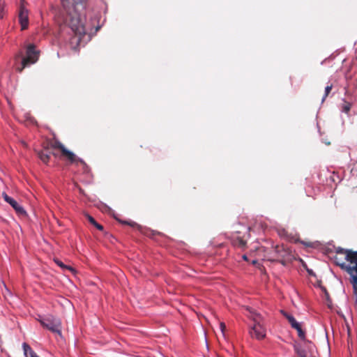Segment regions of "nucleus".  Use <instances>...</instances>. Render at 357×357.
Listing matches in <instances>:
<instances>
[{
  "label": "nucleus",
  "mask_w": 357,
  "mask_h": 357,
  "mask_svg": "<svg viewBox=\"0 0 357 357\" xmlns=\"http://www.w3.org/2000/svg\"><path fill=\"white\" fill-rule=\"evenodd\" d=\"M331 258L337 266L351 275V283L357 304V251L338 248Z\"/></svg>",
  "instance_id": "f257e3e1"
},
{
  "label": "nucleus",
  "mask_w": 357,
  "mask_h": 357,
  "mask_svg": "<svg viewBox=\"0 0 357 357\" xmlns=\"http://www.w3.org/2000/svg\"><path fill=\"white\" fill-rule=\"evenodd\" d=\"M84 1L85 0H61L63 8L69 13L70 15L68 22L69 26L75 35L79 36V40H80L82 36L85 35L86 29L81 21L79 15L76 13H75V15H72L70 12L71 8H73L75 5Z\"/></svg>",
  "instance_id": "f03ea898"
},
{
  "label": "nucleus",
  "mask_w": 357,
  "mask_h": 357,
  "mask_svg": "<svg viewBox=\"0 0 357 357\" xmlns=\"http://www.w3.org/2000/svg\"><path fill=\"white\" fill-rule=\"evenodd\" d=\"M265 257L268 261L279 262L284 266L291 262L294 258L291 250L283 244L273 246L271 250L265 255Z\"/></svg>",
  "instance_id": "7ed1b4c3"
},
{
  "label": "nucleus",
  "mask_w": 357,
  "mask_h": 357,
  "mask_svg": "<svg viewBox=\"0 0 357 357\" xmlns=\"http://www.w3.org/2000/svg\"><path fill=\"white\" fill-rule=\"evenodd\" d=\"M250 318L254 321V325L250 331V334L252 338L262 340L266 337V330L264 326L263 318L261 314L250 312Z\"/></svg>",
  "instance_id": "20e7f679"
},
{
  "label": "nucleus",
  "mask_w": 357,
  "mask_h": 357,
  "mask_svg": "<svg viewBox=\"0 0 357 357\" xmlns=\"http://www.w3.org/2000/svg\"><path fill=\"white\" fill-rule=\"evenodd\" d=\"M38 321L44 328L52 333L61 335V322L59 318L53 315H47Z\"/></svg>",
  "instance_id": "39448f33"
},
{
  "label": "nucleus",
  "mask_w": 357,
  "mask_h": 357,
  "mask_svg": "<svg viewBox=\"0 0 357 357\" xmlns=\"http://www.w3.org/2000/svg\"><path fill=\"white\" fill-rule=\"evenodd\" d=\"M26 56L22 58V66L17 68V71L20 73H22L26 66L33 64L38 61L39 52L35 50L34 45L29 44L26 47Z\"/></svg>",
  "instance_id": "423d86ee"
},
{
  "label": "nucleus",
  "mask_w": 357,
  "mask_h": 357,
  "mask_svg": "<svg viewBox=\"0 0 357 357\" xmlns=\"http://www.w3.org/2000/svg\"><path fill=\"white\" fill-rule=\"evenodd\" d=\"M61 157L67 160L70 164H77L81 163L86 165L85 162L81 158L77 157V155L72 151L67 149L66 147L61 151Z\"/></svg>",
  "instance_id": "0eeeda50"
},
{
  "label": "nucleus",
  "mask_w": 357,
  "mask_h": 357,
  "mask_svg": "<svg viewBox=\"0 0 357 357\" xmlns=\"http://www.w3.org/2000/svg\"><path fill=\"white\" fill-rule=\"evenodd\" d=\"M2 196L4 199V200L8 203L15 210V211L20 214V215H26V211L24 209V208L20 206L17 201H15L12 197H9L6 193L3 192L2 194Z\"/></svg>",
  "instance_id": "6e6552de"
},
{
  "label": "nucleus",
  "mask_w": 357,
  "mask_h": 357,
  "mask_svg": "<svg viewBox=\"0 0 357 357\" xmlns=\"http://www.w3.org/2000/svg\"><path fill=\"white\" fill-rule=\"evenodd\" d=\"M19 21L22 30L26 29L29 26V15L28 10L22 5L20 8Z\"/></svg>",
  "instance_id": "1a4fd4ad"
},
{
  "label": "nucleus",
  "mask_w": 357,
  "mask_h": 357,
  "mask_svg": "<svg viewBox=\"0 0 357 357\" xmlns=\"http://www.w3.org/2000/svg\"><path fill=\"white\" fill-rule=\"evenodd\" d=\"M39 158L45 164L48 163L50 158V152L47 149H45L38 153Z\"/></svg>",
  "instance_id": "9d476101"
},
{
  "label": "nucleus",
  "mask_w": 357,
  "mask_h": 357,
  "mask_svg": "<svg viewBox=\"0 0 357 357\" xmlns=\"http://www.w3.org/2000/svg\"><path fill=\"white\" fill-rule=\"evenodd\" d=\"M22 347L26 357H38L28 344L24 343Z\"/></svg>",
  "instance_id": "9b49d317"
},
{
  "label": "nucleus",
  "mask_w": 357,
  "mask_h": 357,
  "mask_svg": "<svg viewBox=\"0 0 357 357\" xmlns=\"http://www.w3.org/2000/svg\"><path fill=\"white\" fill-rule=\"evenodd\" d=\"M86 218H87V220H89V222L93 225L94 227H96L98 230L100 231H102L103 230V226L100 225L99 223H98L96 220L92 217L89 214H86Z\"/></svg>",
  "instance_id": "f8f14e48"
},
{
  "label": "nucleus",
  "mask_w": 357,
  "mask_h": 357,
  "mask_svg": "<svg viewBox=\"0 0 357 357\" xmlns=\"http://www.w3.org/2000/svg\"><path fill=\"white\" fill-rule=\"evenodd\" d=\"M52 149H59L60 151L65 148V146L59 140H54L50 144Z\"/></svg>",
  "instance_id": "ddd939ff"
},
{
  "label": "nucleus",
  "mask_w": 357,
  "mask_h": 357,
  "mask_svg": "<svg viewBox=\"0 0 357 357\" xmlns=\"http://www.w3.org/2000/svg\"><path fill=\"white\" fill-rule=\"evenodd\" d=\"M282 313L287 318V319L288 320L291 325L296 321V320L292 315L289 314L288 313L284 312V311H282Z\"/></svg>",
  "instance_id": "4468645a"
},
{
  "label": "nucleus",
  "mask_w": 357,
  "mask_h": 357,
  "mask_svg": "<svg viewBox=\"0 0 357 357\" xmlns=\"http://www.w3.org/2000/svg\"><path fill=\"white\" fill-rule=\"evenodd\" d=\"M54 262L59 266H60L61 268H63V269H69L70 271H73V268H70L66 265H65L61 261H60L59 259H54Z\"/></svg>",
  "instance_id": "2eb2a0df"
},
{
  "label": "nucleus",
  "mask_w": 357,
  "mask_h": 357,
  "mask_svg": "<svg viewBox=\"0 0 357 357\" xmlns=\"http://www.w3.org/2000/svg\"><path fill=\"white\" fill-rule=\"evenodd\" d=\"M333 89V85L331 84V85H328L327 86L326 88H325V93L322 98V102H324L325 100V99L326 98V97L329 95V93H331V90Z\"/></svg>",
  "instance_id": "dca6fc26"
},
{
  "label": "nucleus",
  "mask_w": 357,
  "mask_h": 357,
  "mask_svg": "<svg viewBox=\"0 0 357 357\" xmlns=\"http://www.w3.org/2000/svg\"><path fill=\"white\" fill-rule=\"evenodd\" d=\"M351 107V105L349 102H344L343 107H342V111L345 113H348Z\"/></svg>",
  "instance_id": "f3484780"
},
{
  "label": "nucleus",
  "mask_w": 357,
  "mask_h": 357,
  "mask_svg": "<svg viewBox=\"0 0 357 357\" xmlns=\"http://www.w3.org/2000/svg\"><path fill=\"white\" fill-rule=\"evenodd\" d=\"M298 332V337L302 339V340H304L305 337V332L302 330L301 328V326H300L298 329H296Z\"/></svg>",
  "instance_id": "a211bd4d"
},
{
  "label": "nucleus",
  "mask_w": 357,
  "mask_h": 357,
  "mask_svg": "<svg viewBox=\"0 0 357 357\" xmlns=\"http://www.w3.org/2000/svg\"><path fill=\"white\" fill-rule=\"evenodd\" d=\"M238 240V245L240 247H244L246 244L245 241H244L243 238H237Z\"/></svg>",
  "instance_id": "6ab92c4d"
},
{
  "label": "nucleus",
  "mask_w": 357,
  "mask_h": 357,
  "mask_svg": "<svg viewBox=\"0 0 357 357\" xmlns=\"http://www.w3.org/2000/svg\"><path fill=\"white\" fill-rule=\"evenodd\" d=\"M3 2L2 1V0H0V19L3 17Z\"/></svg>",
  "instance_id": "aec40b11"
},
{
  "label": "nucleus",
  "mask_w": 357,
  "mask_h": 357,
  "mask_svg": "<svg viewBox=\"0 0 357 357\" xmlns=\"http://www.w3.org/2000/svg\"><path fill=\"white\" fill-rule=\"evenodd\" d=\"M220 328L221 330V332L224 334L225 333V331L226 329V325L224 322H220Z\"/></svg>",
  "instance_id": "412c9836"
},
{
  "label": "nucleus",
  "mask_w": 357,
  "mask_h": 357,
  "mask_svg": "<svg viewBox=\"0 0 357 357\" xmlns=\"http://www.w3.org/2000/svg\"><path fill=\"white\" fill-rule=\"evenodd\" d=\"M121 223L123 224H125V225H128L131 227H135L137 224L134 222H128L127 221H120Z\"/></svg>",
  "instance_id": "4be33fe9"
},
{
  "label": "nucleus",
  "mask_w": 357,
  "mask_h": 357,
  "mask_svg": "<svg viewBox=\"0 0 357 357\" xmlns=\"http://www.w3.org/2000/svg\"><path fill=\"white\" fill-rule=\"evenodd\" d=\"M291 326L294 329H298L300 326H301V324L297 321L294 322Z\"/></svg>",
  "instance_id": "5701e85b"
},
{
  "label": "nucleus",
  "mask_w": 357,
  "mask_h": 357,
  "mask_svg": "<svg viewBox=\"0 0 357 357\" xmlns=\"http://www.w3.org/2000/svg\"><path fill=\"white\" fill-rule=\"evenodd\" d=\"M299 357H306V356L303 352H301L299 353Z\"/></svg>",
  "instance_id": "b1692460"
},
{
  "label": "nucleus",
  "mask_w": 357,
  "mask_h": 357,
  "mask_svg": "<svg viewBox=\"0 0 357 357\" xmlns=\"http://www.w3.org/2000/svg\"><path fill=\"white\" fill-rule=\"evenodd\" d=\"M244 259H247L246 256H243Z\"/></svg>",
  "instance_id": "393cba45"
}]
</instances>
